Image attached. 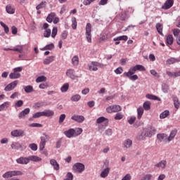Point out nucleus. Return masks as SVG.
<instances>
[{"label":"nucleus","mask_w":180,"mask_h":180,"mask_svg":"<svg viewBox=\"0 0 180 180\" xmlns=\"http://www.w3.org/2000/svg\"><path fill=\"white\" fill-rule=\"evenodd\" d=\"M143 113H144V108H143V107H139L137 109V117H138L139 120H140V119H141Z\"/></svg>","instance_id":"28"},{"label":"nucleus","mask_w":180,"mask_h":180,"mask_svg":"<svg viewBox=\"0 0 180 180\" xmlns=\"http://www.w3.org/2000/svg\"><path fill=\"white\" fill-rule=\"evenodd\" d=\"M53 61H54V56H51L44 60V65H49V64H51V63H53Z\"/></svg>","instance_id":"20"},{"label":"nucleus","mask_w":180,"mask_h":180,"mask_svg":"<svg viewBox=\"0 0 180 180\" xmlns=\"http://www.w3.org/2000/svg\"><path fill=\"white\" fill-rule=\"evenodd\" d=\"M88 67L90 71H98V68H96V65H95V62L94 61L89 64Z\"/></svg>","instance_id":"35"},{"label":"nucleus","mask_w":180,"mask_h":180,"mask_svg":"<svg viewBox=\"0 0 180 180\" xmlns=\"http://www.w3.org/2000/svg\"><path fill=\"white\" fill-rule=\"evenodd\" d=\"M20 175H23V172L21 171H8L4 173L2 175L3 178L8 179V178H12L13 176H18Z\"/></svg>","instance_id":"3"},{"label":"nucleus","mask_w":180,"mask_h":180,"mask_svg":"<svg viewBox=\"0 0 180 180\" xmlns=\"http://www.w3.org/2000/svg\"><path fill=\"white\" fill-rule=\"evenodd\" d=\"M11 135L13 137H23L26 136V132H25V130H22V129H15V130H13L11 132Z\"/></svg>","instance_id":"7"},{"label":"nucleus","mask_w":180,"mask_h":180,"mask_svg":"<svg viewBox=\"0 0 180 180\" xmlns=\"http://www.w3.org/2000/svg\"><path fill=\"white\" fill-rule=\"evenodd\" d=\"M175 136H176V129H174L170 132L169 136L167 137V141H172L175 139Z\"/></svg>","instance_id":"25"},{"label":"nucleus","mask_w":180,"mask_h":180,"mask_svg":"<svg viewBox=\"0 0 180 180\" xmlns=\"http://www.w3.org/2000/svg\"><path fill=\"white\" fill-rule=\"evenodd\" d=\"M77 18L75 17L72 18V29L75 30L77 29Z\"/></svg>","instance_id":"44"},{"label":"nucleus","mask_w":180,"mask_h":180,"mask_svg":"<svg viewBox=\"0 0 180 180\" xmlns=\"http://www.w3.org/2000/svg\"><path fill=\"white\" fill-rule=\"evenodd\" d=\"M109 172H110V167L105 168L100 174L101 178H106L109 175Z\"/></svg>","instance_id":"17"},{"label":"nucleus","mask_w":180,"mask_h":180,"mask_svg":"<svg viewBox=\"0 0 180 180\" xmlns=\"http://www.w3.org/2000/svg\"><path fill=\"white\" fill-rule=\"evenodd\" d=\"M22 106H23V101L22 100L18 101L15 104V108H22Z\"/></svg>","instance_id":"55"},{"label":"nucleus","mask_w":180,"mask_h":180,"mask_svg":"<svg viewBox=\"0 0 180 180\" xmlns=\"http://www.w3.org/2000/svg\"><path fill=\"white\" fill-rule=\"evenodd\" d=\"M71 119L77 123H82L85 120V117L82 115H74L71 117Z\"/></svg>","instance_id":"12"},{"label":"nucleus","mask_w":180,"mask_h":180,"mask_svg":"<svg viewBox=\"0 0 180 180\" xmlns=\"http://www.w3.org/2000/svg\"><path fill=\"white\" fill-rule=\"evenodd\" d=\"M49 36H51V30L46 29L44 33V37H49Z\"/></svg>","instance_id":"53"},{"label":"nucleus","mask_w":180,"mask_h":180,"mask_svg":"<svg viewBox=\"0 0 180 180\" xmlns=\"http://www.w3.org/2000/svg\"><path fill=\"white\" fill-rule=\"evenodd\" d=\"M68 88H70V84H68V83H65L61 86L60 91L61 92H67L68 91Z\"/></svg>","instance_id":"43"},{"label":"nucleus","mask_w":180,"mask_h":180,"mask_svg":"<svg viewBox=\"0 0 180 180\" xmlns=\"http://www.w3.org/2000/svg\"><path fill=\"white\" fill-rule=\"evenodd\" d=\"M133 146V141L131 139H127L124 141L123 147L124 148H130Z\"/></svg>","instance_id":"19"},{"label":"nucleus","mask_w":180,"mask_h":180,"mask_svg":"<svg viewBox=\"0 0 180 180\" xmlns=\"http://www.w3.org/2000/svg\"><path fill=\"white\" fill-rule=\"evenodd\" d=\"M162 29H163L162 24H161L160 22L156 24V30H157L158 33H159V34H160V36H164V34L162 33Z\"/></svg>","instance_id":"21"},{"label":"nucleus","mask_w":180,"mask_h":180,"mask_svg":"<svg viewBox=\"0 0 180 180\" xmlns=\"http://www.w3.org/2000/svg\"><path fill=\"white\" fill-rule=\"evenodd\" d=\"M82 133V128H77L75 129V137H77V136H79Z\"/></svg>","instance_id":"51"},{"label":"nucleus","mask_w":180,"mask_h":180,"mask_svg":"<svg viewBox=\"0 0 180 180\" xmlns=\"http://www.w3.org/2000/svg\"><path fill=\"white\" fill-rule=\"evenodd\" d=\"M103 122H106V123H108V118H105V117H100L96 120V123L98 124H101V123H103Z\"/></svg>","instance_id":"39"},{"label":"nucleus","mask_w":180,"mask_h":180,"mask_svg":"<svg viewBox=\"0 0 180 180\" xmlns=\"http://www.w3.org/2000/svg\"><path fill=\"white\" fill-rule=\"evenodd\" d=\"M173 101H174V108L176 109H179L180 103H179V100H178V97H174L173 98Z\"/></svg>","instance_id":"41"},{"label":"nucleus","mask_w":180,"mask_h":180,"mask_svg":"<svg viewBox=\"0 0 180 180\" xmlns=\"http://www.w3.org/2000/svg\"><path fill=\"white\" fill-rule=\"evenodd\" d=\"M122 117H123V114H122V112H118L115 115V120H122Z\"/></svg>","instance_id":"56"},{"label":"nucleus","mask_w":180,"mask_h":180,"mask_svg":"<svg viewBox=\"0 0 180 180\" xmlns=\"http://www.w3.org/2000/svg\"><path fill=\"white\" fill-rule=\"evenodd\" d=\"M47 81V77L45 76H39L36 79V82H46Z\"/></svg>","instance_id":"42"},{"label":"nucleus","mask_w":180,"mask_h":180,"mask_svg":"<svg viewBox=\"0 0 180 180\" xmlns=\"http://www.w3.org/2000/svg\"><path fill=\"white\" fill-rule=\"evenodd\" d=\"M65 120V114H61L59 117V123L61 124Z\"/></svg>","instance_id":"61"},{"label":"nucleus","mask_w":180,"mask_h":180,"mask_svg":"<svg viewBox=\"0 0 180 180\" xmlns=\"http://www.w3.org/2000/svg\"><path fill=\"white\" fill-rule=\"evenodd\" d=\"M134 122H136V117H131L129 118V120H128V123L129 124H133V123H134Z\"/></svg>","instance_id":"63"},{"label":"nucleus","mask_w":180,"mask_h":180,"mask_svg":"<svg viewBox=\"0 0 180 180\" xmlns=\"http://www.w3.org/2000/svg\"><path fill=\"white\" fill-rule=\"evenodd\" d=\"M128 39H129V37H127V35H122V36H120L114 38L113 40L114 41H119L122 40H124V41H127Z\"/></svg>","instance_id":"26"},{"label":"nucleus","mask_w":180,"mask_h":180,"mask_svg":"<svg viewBox=\"0 0 180 180\" xmlns=\"http://www.w3.org/2000/svg\"><path fill=\"white\" fill-rule=\"evenodd\" d=\"M54 18H56V13H51L46 17V22H48V23H51L54 20Z\"/></svg>","instance_id":"24"},{"label":"nucleus","mask_w":180,"mask_h":180,"mask_svg":"<svg viewBox=\"0 0 180 180\" xmlns=\"http://www.w3.org/2000/svg\"><path fill=\"white\" fill-rule=\"evenodd\" d=\"M67 37H68V31L65 30L61 34V39H62V40H65V39H67Z\"/></svg>","instance_id":"50"},{"label":"nucleus","mask_w":180,"mask_h":180,"mask_svg":"<svg viewBox=\"0 0 180 180\" xmlns=\"http://www.w3.org/2000/svg\"><path fill=\"white\" fill-rule=\"evenodd\" d=\"M81 99V96L79 94H75L71 97V101L72 102H78Z\"/></svg>","instance_id":"46"},{"label":"nucleus","mask_w":180,"mask_h":180,"mask_svg":"<svg viewBox=\"0 0 180 180\" xmlns=\"http://www.w3.org/2000/svg\"><path fill=\"white\" fill-rule=\"evenodd\" d=\"M29 147L32 151H37V145L36 143H31L29 145Z\"/></svg>","instance_id":"57"},{"label":"nucleus","mask_w":180,"mask_h":180,"mask_svg":"<svg viewBox=\"0 0 180 180\" xmlns=\"http://www.w3.org/2000/svg\"><path fill=\"white\" fill-rule=\"evenodd\" d=\"M29 113H30V108H25L18 114V119H25V117H26Z\"/></svg>","instance_id":"9"},{"label":"nucleus","mask_w":180,"mask_h":180,"mask_svg":"<svg viewBox=\"0 0 180 180\" xmlns=\"http://www.w3.org/2000/svg\"><path fill=\"white\" fill-rule=\"evenodd\" d=\"M45 46H46L45 49H46V50H53V49H54V44H50Z\"/></svg>","instance_id":"64"},{"label":"nucleus","mask_w":180,"mask_h":180,"mask_svg":"<svg viewBox=\"0 0 180 180\" xmlns=\"http://www.w3.org/2000/svg\"><path fill=\"white\" fill-rule=\"evenodd\" d=\"M72 64L75 67L79 64V58L78 57V56H73V58H72Z\"/></svg>","instance_id":"31"},{"label":"nucleus","mask_w":180,"mask_h":180,"mask_svg":"<svg viewBox=\"0 0 180 180\" xmlns=\"http://www.w3.org/2000/svg\"><path fill=\"white\" fill-rule=\"evenodd\" d=\"M28 160L29 162H30V161H34V162H39V161H41V158L36 155H31L28 157Z\"/></svg>","instance_id":"27"},{"label":"nucleus","mask_w":180,"mask_h":180,"mask_svg":"<svg viewBox=\"0 0 180 180\" xmlns=\"http://www.w3.org/2000/svg\"><path fill=\"white\" fill-rule=\"evenodd\" d=\"M119 18L120 20H126V18H127V15L126 14V12L122 11L119 14Z\"/></svg>","instance_id":"47"},{"label":"nucleus","mask_w":180,"mask_h":180,"mask_svg":"<svg viewBox=\"0 0 180 180\" xmlns=\"http://www.w3.org/2000/svg\"><path fill=\"white\" fill-rule=\"evenodd\" d=\"M50 140V136L43 134L41 136V143H45V144Z\"/></svg>","instance_id":"29"},{"label":"nucleus","mask_w":180,"mask_h":180,"mask_svg":"<svg viewBox=\"0 0 180 180\" xmlns=\"http://www.w3.org/2000/svg\"><path fill=\"white\" fill-rule=\"evenodd\" d=\"M46 5H47V2L41 1L39 5L37 6V11H39V9H42V8H46Z\"/></svg>","instance_id":"45"},{"label":"nucleus","mask_w":180,"mask_h":180,"mask_svg":"<svg viewBox=\"0 0 180 180\" xmlns=\"http://www.w3.org/2000/svg\"><path fill=\"white\" fill-rule=\"evenodd\" d=\"M12 51H18V53H22L23 51V46L18 45L16 47L12 49Z\"/></svg>","instance_id":"40"},{"label":"nucleus","mask_w":180,"mask_h":180,"mask_svg":"<svg viewBox=\"0 0 180 180\" xmlns=\"http://www.w3.org/2000/svg\"><path fill=\"white\" fill-rule=\"evenodd\" d=\"M8 106H9V102H4L0 105V112H2L3 110H6L8 109Z\"/></svg>","instance_id":"37"},{"label":"nucleus","mask_w":180,"mask_h":180,"mask_svg":"<svg viewBox=\"0 0 180 180\" xmlns=\"http://www.w3.org/2000/svg\"><path fill=\"white\" fill-rule=\"evenodd\" d=\"M180 30L179 29H174L173 30V34L174 37H178L179 36Z\"/></svg>","instance_id":"60"},{"label":"nucleus","mask_w":180,"mask_h":180,"mask_svg":"<svg viewBox=\"0 0 180 180\" xmlns=\"http://www.w3.org/2000/svg\"><path fill=\"white\" fill-rule=\"evenodd\" d=\"M136 71H137V69L136 68V66H134L129 68L127 72H124V75L127 77L131 81H137V79H139V76H137V75H134L136 73Z\"/></svg>","instance_id":"1"},{"label":"nucleus","mask_w":180,"mask_h":180,"mask_svg":"<svg viewBox=\"0 0 180 180\" xmlns=\"http://www.w3.org/2000/svg\"><path fill=\"white\" fill-rule=\"evenodd\" d=\"M135 68H136V71H146V68L142 65H136Z\"/></svg>","instance_id":"52"},{"label":"nucleus","mask_w":180,"mask_h":180,"mask_svg":"<svg viewBox=\"0 0 180 180\" xmlns=\"http://www.w3.org/2000/svg\"><path fill=\"white\" fill-rule=\"evenodd\" d=\"M150 74L151 75H153V77H157V78H160V77L155 70H150Z\"/></svg>","instance_id":"59"},{"label":"nucleus","mask_w":180,"mask_h":180,"mask_svg":"<svg viewBox=\"0 0 180 180\" xmlns=\"http://www.w3.org/2000/svg\"><path fill=\"white\" fill-rule=\"evenodd\" d=\"M42 116H45L46 117L54 116V111L51 110H45L44 111L42 112Z\"/></svg>","instance_id":"18"},{"label":"nucleus","mask_w":180,"mask_h":180,"mask_svg":"<svg viewBox=\"0 0 180 180\" xmlns=\"http://www.w3.org/2000/svg\"><path fill=\"white\" fill-rule=\"evenodd\" d=\"M66 176H67V178L64 180H72V179H74V175H72V173H71V172H68L66 174Z\"/></svg>","instance_id":"58"},{"label":"nucleus","mask_w":180,"mask_h":180,"mask_svg":"<svg viewBox=\"0 0 180 180\" xmlns=\"http://www.w3.org/2000/svg\"><path fill=\"white\" fill-rule=\"evenodd\" d=\"M23 89L25 90V92H26V94H30V93L33 92V86H32L30 85L24 86Z\"/></svg>","instance_id":"36"},{"label":"nucleus","mask_w":180,"mask_h":180,"mask_svg":"<svg viewBox=\"0 0 180 180\" xmlns=\"http://www.w3.org/2000/svg\"><path fill=\"white\" fill-rule=\"evenodd\" d=\"M155 133H157V129L154 127L150 126L143 129L141 136L144 139V137H153Z\"/></svg>","instance_id":"2"},{"label":"nucleus","mask_w":180,"mask_h":180,"mask_svg":"<svg viewBox=\"0 0 180 180\" xmlns=\"http://www.w3.org/2000/svg\"><path fill=\"white\" fill-rule=\"evenodd\" d=\"M143 109L146 110H150L151 109V102L150 101H145L143 105Z\"/></svg>","instance_id":"33"},{"label":"nucleus","mask_w":180,"mask_h":180,"mask_svg":"<svg viewBox=\"0 0 180 180\" xmlns=\"http://www.w3.org/2000/svg\"><path fill=\"white\" fill-rule=\"evenodd\" d=\"M112 108V112L114 113L120 112V110H122V107H120V105H113Z\"/></svg>","instance_id":"48"},{"label":"nucleus","mask_w":180,"mask_h":180,"mask_svg":"<svg viewBox=\"0 0 180 180\" xmlns=\"http://www.w3.org/2000/svg\"><path fill=\"white\" fill-rule=\"evenodd\" d=\"M65 136L68 137V139H72V137H75V129L71 128L67 131H64Z\"/></svg>","instance_id":"10"},{"label":"nucleus","mask_w":180,"mask_h":180,"mask_svg":"<svg viewBox=\"0 0 180 180\" xmlns=\"http://www.w3.org/2000/svg\"><path fill=\"white\" fill-rule=\"evenodd\" d=\"M41 116H43V112H37L33 114L32 117L33 119H37L39 117H41Z\"/></svg>","instance_id":"49"},{"label":"nucleus","mask_w":180,"mask_h":180,"mask_svg":"<svg viewBox=\"0 0 180 180\" xmlns=\"http://www.w3.org/2000/svg\"><path fill=\"white\" fill-rule=\"evenodd\" d=\"M92 30V25L91 23H87L86 25V37L88 43H92V36L91 32Z\"/></svg>","instance_id":"5"},{"label":"nucleus","mask_w":180,"mask_h":180,"mask_svg":"<svg viewBox=\"0 0 180 180\" xmlns=\"http://www.w3.org/2000/svg\"><path fill=\"white\" fill-rule=\"evenodd\" d=\"M66 76H68V78H70V79L75 80L78 79V76L77 75V73L75 72V70L72 68H70L66 70Z\"/></svg>","instance_id":"6"},{"label":"nucleus","mask_w":180,"mask_h":180,"mask_svg":"<svg viewBox=\"0 0 180 180\" xmlns=\"http://www.w3.org/2000/svg\"><path fill=\"white\" fill-rule=\"evenodd\" d=\"M17 164H21L22 165H26L29 164V158L20 157L16 160Z\"/></svg>","instance_id":"13"},{"label":"nucleus","mask_w":180,"mask_h":180,"mask_svg":"<svg viewBox=\"0 0 180 180\" xmlns=\"http://www.w3.org/2000/svg\"><path fill=\"white\" fill-rule=\"evenodd\" d=\"M72 169L75 172L82 174L85 171V165L81 162H77L72 166Z\"/></svg>","instance_id":"4"},{"label":"nucleus","mask_w":180,"mask_h":180,"mask_svg":"<svg viewBox=\"0 0 180 180\" xmlns=\"http://www.w3.org/2000/svg\"><path fill=\"white\" fill-rule=\"evenodd\" d=\"M174 6V0H167L164 5L162 6V9H165V11H167V9H169L170 8H172Z\"/></svg>","instance_id":"11"},{"label":"nucleus","mask_w":180,"mask_h":180,"mask_svg":"<svg viewBox=\"0 0 180 180\" xmlns=\"http://www.w3.org/2000/svg\"><path fill=\"white\" fill-rule=\"evenodd\" d=\"M50 164L51 165H52L55 171H58V169H60V165L58 164V162H57L56 160L51 159L50 160Z\"/></svg>","instance_id":"15"},{"label":"nucleus","mask_w":180,"mask_h":180,"mask_svg":"<svg viewBox=\"0 0 180 180\" xmlns=\"http://www.w3.org/2000/svg\"><path fill=\"white\" fill-rule=\"evenodd\" d=\"M112 129H108L105 131V136H112Z\"/></svg>","instance_id":"62"},{"label":"nucleus","mask_w":180,"mask_h":180,"mask_svg":"<svg viewBox=\"0 0 180 180\" xmlns=\"http://www.w3.org/2000/svg\"><path fill=\"white\" fill-rule=\"evenodd\" d=\"M167 167V161L165 160H161L158 163L155 164L154 165L155 168H161V169H165V167Z\"/></svg>","instance_id":"14"},{"label":"nucleus","mask_w":180,"mask_h":180,"mask_svg":"<svg viewBox=\"0 0 180 180\" xmlns=\"http://www.w3.org/2000/svg\"><path fill=\"white\" fill-rule=\"evenodd\" d=\"M180 60L175 58H170L166 60L167 64L171 65V64H175V63H179Z\"/></svg>","instance_id":"22"},{"label":"nucleus","mask_w":180,"mask_h":180,"mask_svg":"<svg viewBox=\"0 0 180 180\" xmlns=\"http://www.w3.org/2000/svg\"><path fill=\"white\" fill-rule=\"evenodd\" d=\"M157 138L159 141H165V140L168 139V136L165 134H158Z\"/></svg>","instance_id":"23"},{"label":"nucleus","mask_w":180,"mask_h":180,"mask_svg":"<svg viewBox=\"0 0 180 180\" xmlns=\"http://www.w3.org/2000/svg\"><path fill=\"white\" fill-rule=\"evenodd\" d=\"M57 32H58V30H57V27H54L52 30V34H51V37L54 39L56 36H57Z\"/></svg>","instance_id":"54"},{"label":"nucleus","mask_w":180,"mask_h":180,"mask_svg":"<svg viewBox=\"0 0 180 180\" xmlns=\"http://www.w3.org/2000/svg\"><path fill=\"white\" fill-rule=\"evenodd\" d=\"M9 78L11 79H18V78H20V73H16L15 72H11L9 75Z\"/></svg>","instance_id":"30"},{"label":"nucleus","mask_w":180,"mask_h":180,"mask_svg":"<svg viewBox=\"0 0 180 180\" xmlns=\"http://www.w3.org/2000/svg\"><path fill=\"white\" fill-rule=\"evenodd\" d=\"M146 98H147V99H150L151 101H161V98L153 94H146Z\"/></svg>","instance_id":"32"},{"label":"nucleus","mask_w":180,"mask_h":180,"mask_svg":"<svg viewBox=\"0 0 180 180\" xmlns=\"http://www.w3.org/2000/svg\"><path fill=\"white\" fill-rule=\"evenodd\" d=\"M166 41L169 46H171L174 43V37H172V34H169L167 37Z\"/></svg>","instance_id":"34"},{"label":"nucleus","mask_w":180,"mask_h":180,"mask_svg":"<svg viewBox=\"0 0 180 180\" xmlns=\"http://www.w3.org/2000/svg\"><path fill=\"white\" fill-rule=\"evenodd\" d=\"M15 7L11 4L6 6V11L8 13V15H13V13H15Z\"/></svg>","instance_id":"16"},{"label":"nucleus","mask_w":180,"mask_h":180,"mask_svg":"<svg viewBox=\"0 0 180 180\" xmlns=\"http://www.w3.org/2000/svg\"><path fill=\"white\" fill-rule=\"evenodd\" d=\"M19 84V81L15 80L14 82H12L11 83L8 84L5 88L4 91L6 92H9L11 91H13L14 88H16L18 86V84Z\"/></svg>","instance_id":"8"},{"label":"nucleus","mask_w":180,"mask_h":180,"mask_svg":"<svg viewBox=\"0 0 180 180\" xmlns=\"http://www.w3.org/2000/svg\"><path fill=\"white\" fill-rule=\"evenodd\" d=\"M169 116V110H165L163 112H162L160 115V119H165L166 117H168Z\"/></svg>","instance_id":"38"}]
</instances>
